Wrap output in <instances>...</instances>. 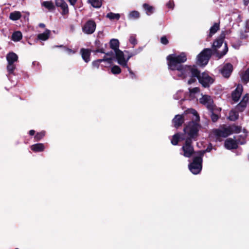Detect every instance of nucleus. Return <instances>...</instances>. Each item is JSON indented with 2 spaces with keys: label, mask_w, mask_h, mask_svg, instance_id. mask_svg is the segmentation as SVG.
Masks as SVG:
<instances>
[{
  "label": "nucleus",
  "mask_w": 249,
  "mask_h": 249,
  "mask_svg": "<svg viewBox=\"0 0 249 249\" xmlns=\"http://www.w3.org/2000/svg\"><path fill=\"white\" fill-rule=\"evenodd\" d=\"M166 59L168 69L171 71H178L180 72V76L185 77H196L197 79L200 75V71L195 65H183L182 64L187 61V55L182 52L179 54H171L168 55Z\"/></svg>",
  "instance_id": "1"
},
{
  "label": "nucleus",
  "mask_w": 249,
  "mask_h": 249,
  "mask_svg": "<svg viewBox=\"0 0 249 249\" xmlns=\"http://www.w3.org/2000/svg\"><path fill=\"white\" fill-rule=\"evenodd\" d=\"M188 114L195 117V118L192 119V121H190L187 125H185L183 128V132L188 135L187 138L196 141L199 135V130L201 127L200 124L197 123L200 120V117L197 112L193 108L189 109L186 111L185 115H187Z\"/></svg>",
  "instance_id": "2"
},
{
  "label": "nucleus",
  "mask_w": 249,
  "mask_h": 249,
  "mask_svg": "<svg viewBox=\"0 0 249 249\" xmlns=\"http://www.w3.org/2000/svg\"><path fill=\"white\" fill-rule=\"evenodd\" d=\"M205 153L204 151L197 152L198 155L193 158L192 162L189 164L190 171L194 175L199 174L202 168L203 157Z\"/></svg>",
  "instance_id": "3"
},
{
  "label": "nucleus",
  "mask_w": 249,
  "mask_h": 249,
  "mask_svg": "<svg viewBox=\"0 0 249 249\" xmlns=\"http://www.w3.org/2000/svg\"><path fill=\"white\" fill-rule=\"evenodd\" d=\"M224 39L221 38L219 36L213 42L212 45L213 51L216 54V57L220 59L224 56L228 51V44L226 42H224V48L222 52L217 51V49L220 48L224 42Z\"/></svg>",
  "instance_id": "4"
},
{
  "label": "nucleus",
  "mask_w": 249,
  "mask_h": 249,
  "mask_svg": "<svg viewBox=\"0 0 249 249\" xmlns=\"http://www.w3.org/2000/svg\"><path fill=\"white\" fill-rule=\"evenodd\" d=\"M213 54V50L204 49L197 56V63L202 66H206Z\"/></svg>",
  "instance_id": "5"
},
{
  "label": "nucleus",
  "mask_w": 249,
  "mask_h": 249,
  "mask_svg": "<svg viewBox=\"0 0 249 249\" xmlns=\"http://www.w3.org/2000/svg\"><path fill=\"white\" fill-rule=\"evenodd\" d=\"M181 149L184 152L183 156L184 157L187 158L191 157L195 152L193 145V140H191L190 138H186Z\"/></svg>",
  "instance_id": "6"
},
{
  "label": "nucleus",
  "mask_w": 249,
  "mask_h": 249,
  "mask_svg": "<svg viewBox=\"0 0 249 249\" xmlns=\"http://www.w3.org/2000/svg\"><path fill=\"white\" fill-rule=\"evenodd\" d=\"M198 80L204 88H209L214 82V79L206 72L200 74Z\"/></svg>",
  "instance_id": "7"
},
{
  "label": "nucleus",
  "mask_w": 249,
  "mask_h": 249,
  "mask_svg": "<svg viewBox=\"0 0 249 249\" xmlns=\"http://www.w3.org/2000/svg\"><path fill=\"white\" fill-rule=\"evenodd\" d=\"M96 27L95 22L93 20L89 19L83 26L82 31L86 34L90 35L94 32Z\"/></svg>",
  "instance_id": "8"
},
{
  "label": "nucleus",
  "mask_w": 249,
  "mask_h": 249,
  "mask_svg": "<svg viewBox=\"0 0 249 249\" xmlns=\"http://www.w3.org/2000/svg\"><path fill=\"white\" fill-rule=\"evenodd\" d=\"M233 70L232 65L230 63H227L224 64L220 71L224 77L228 78L230 77Z\"/></svg>",
  "instance_id": "9"
},
{
  "label": "nucleus",
  "mask_w": 249,
  "mask_h": 249,
  "mask_svg": "<svg viewBox=\"0 0 249 249\" xmlns=\"http://www.w3.org/2000/svg\"><path fill=\"white\" fill-rule=\"evenodd\" d=\"M115 53V58L117 60L118 63L122 67L127 66V61L124 58V53L120 50H118Z\"/></svg>",
  "instance_id": "10"
},
{
  "label": "nucleus",
  "mask_w": 249,
  "mask_h": 249,
  "mask_svg": "<svg viewBox=\"0 0 249 249\" xmlns=\"http://www.w3.org/2000/svg\"><path fill=\"white\" fill-rule=\"evenodd\" d=\"M243 91V86L241 84H238L236 89L231 93V98L233 101L237 102L239 101L242 92Z\"/></svg>",
  "instance_id": "11"
},
{
  "label": "nucleus",
  "mask_w": 249,
  "mask_h": 249,
  "mask_svg": "<svg viewBox=\"0 0 249 249\" xmlns=\"http://www.w3.org/2000/svg\"><path fill=\"white\" fill-rule=\"evenodd\" d=\"M231 131L230 130V127H224L223 129H216L214 130V134L217 137L226 138L231 134Z\"/></svg>",
  "instance_id": "12"
},
{
  "label": "nucleus",
  "mask_w": 249,
  "mask_h": 249,
  "mask_svg": "<svg viewBox=\"0 0 249 249\" xmlns=\"http://www.w3.org/2000/svg\"><path fill=\"white\" fill-rule=\"evenodd\" d=\"M55 4L56 6L60 7L62 10L61 14L63 15H66L69 14V10L67 3L64 0H55Z\"/></svg>",
  "instance_id": "13"
},
{
  "label": "nucleus",
  "mask_w": 249,
  "mask_h": 249,
  "mask_svg": "<svg viewBox=\"0 0 249 249\" xmlns=\"http://www.w3.org/2000/svg\"><path fill=\"white\" fill-rule=\"evenodd\" d=\"M91 52V50L89 49L82 48L80 49V53L81 57L86 63H89L90 61Z\"/></svg>",
  "instance_id": "14"
},
{
  "label": "nucleus",
  "mask_w": 249,
  "mask_h": 249,
  "mask_svg": "<svg viewBox=\"0 0 249 249\" xmlns=\"http://www.w3.org/2000/svg\"><path fill=\"white\" fill-rule=\"evenodd\" d=\"M184 115H176L172 120L174 126L176 128H178L181 126L184 122Z\"/></svg>",
  "instance_id": "15"
},
{
  "label": "nucleus",
  "mask_w": 249,
  "mask_h": 249,
  "mask_svg": "<svg viewBox=\"0 0 249 249\" xmlns=\"http://www.w3.org/2000/svg\"><path fill=\"white\" fill-rule=\"evenodd\" d=\"M224 146L226 149L229 150L236 149L238 147L236 141L231 138H229L225 141Z\"/></svg>",
  "instance_id": "16"
},
{
  "label": "nucleus",
  "mask_w": 249,
  "mask_h": 249,
  "mask_svg": "<svg viewBox=\"0 0 249 249\" xmlns=\"http://www.w3.org/2000/svg\"><path fill=\"white\" fill-rule=\"evenodd\" d=\"M113 60V58L112 57H106L104 56L103 59H99L93 61L92 62V65L93 67H96L98 68L100 65V64L104 61H107L108 63L110 64L112 63Z\"/></svg>",
  "instance_id": "17"
},
{
  "label": "nucleus",
  "mask_w": 249,
  "mask_h": 249,
  "mask_svg": "<svg viewBox=\"0 0 249 249\" xmlns=\"http://www.w3.org/2000/svg\"><path fill=\"white\" fill-rule=\"evenodd\" d=\"M6 57L8 63H14L18 61V55L13 52L7 53Z\"/></svg>",
  "instance_id": "18"
},
{
  "label": "nucleus",
  "mask_w": 249,
  "mask_h": 249,
  "mask_svg": "<svg viewBox=\"0 0 249 249\" xmlns=\"http://www.w3.org/2000/svg\"><path fill=\"white\" fill-rule=\"evenodd\" d=\"M30 148L34 152H40L43 151L45 147L43 143H37L32 145Z\"/></svg>",
  "instance_id": "19"
},
{
  "label": "nucleus",
  "mask_w": 249,
  "mask_h": 249,
  "mask_svg": "<svg viewBox=\"0 0 249 249\" xmlns=\"http://www.w3.org/2000/svg\"><path fill=\"white\" fill-rule=\"evenodd\" d=\"M94 44L96 49L93 51V52L95 53H105V49L102 47V43L99 40L96 39L95 41Z\"/></svg>",
  "instance_id": "20"
},
{
  "label": "nucleus",
  "mask_w": 249,
  "mask_h": 249,
  "mask_svg": "<svg viewBox=\"0 0 249 249\" xmlns=\"http://www.w3.org/2000/svg\"><path fill=\"white\" fill-rule=\"evenodd\" d=\"M50 34L51 31L48 29H46L44 33L37 35V39L42 41H45L49 38Z\"/></svg>",
  "instance_id": "21"
},
{
  "label": "nucleus",
  "mask_w": 249,
  "mask_h": 249,
  "mask_svg": "<svg viewBox=\"0 0 249 249\" xmlns=\"http://www.w3.org/2000/svg\"><path fill=\"white\" fill-rule=\"evenodd\" d=\"M110 47L114 51V52H116L118 50L119 48V41L117 39H112L110 41Z\"/></svg>",
  "instance_id": "22"
},
{
  "label": "nucleus",
  "mask_w": 249,
  "mask_h": 249,
  "mask_svg": "<svg viewBox=\"0 0 249 249\" xmlns=\"http://www.w3.org/2000/svg\"><path fill=\"white\" fill-rule=\"evenodd\" d=\"M220 29L219 23H214L210 29V33L208 36L211 37L213 35L216 33Z\"/></svg>",
  "instance_id": "23"
},
{
  "label": "nucleus",
  "mask_w": 249,
  "mask_h": 249,
  "mask_svg": "<svg viewBox=\"0 0 249 249\" xmlns=\"http://www.w3.org/2000/svg\"><path fill=\"white\" fill-rule=\"evenodd\" d=\"M42 6L45 7L49 11H53L55 10V6L53 2L51 1H45L42 3Z\"/></svg>",
  "instance_id": "24"
},
{
  "label": "nucleus",
  "mask_w": 249,
  "mask_h": 249,
  "mask_svg": "<svg viewBox=\"0 0 249 249\" xmlns=\"http://www.w3.org/2000/svg\"><path fill=\"white\" fill-rule=\"evenodd\" d=\"M22 38V35L20 31L14 32L12 35L11 39L15 42H18L20 41Z\"/></svg>",
  "instance_id": "25"
},
{
  "label": "nucleus",
  "mask_w": 249,
  "mask_h": 249,
  "mask_svg": "<svg viewBox=\"0 0 249 249\" xmlns=\"http://www.w3.org/2000/svg\"><path fill=\"white\" fill-rule=\"evenodd\" d=\"M21 17V14L19 11H14L10 14L9 18L12 20L15 21L18 20Z\"/></svg>",
  "instance_id": "26"
},
{
  "label": "nucleus",
  "mask_w": 249,
  "mask_h": 249,
  "mask_svg": "<svg viewBox=\"0 0 249 249\" xmlns=\"http://www.w3.org/2000/svg\"><path fill=\"white\" fill-rule=\"evenodd\" d=\"M143 8L146 12L147 15H150L154 12V7L147 3H144L142 5Z\"/></svg>",
  "instance_id": "27"
},
{
  "label": "nucleus",
  "mask_w": 249,
  "mask_h": 249,
  "mask_svg": "<svg viewBox=\"0 0 249 249\" xmlns=\"http://www.w3.org/2000/svg\"><path fill=\"white\" fill-rule=\"evenodd\" d=\"M180 141V133H177L174 134L172 139H171V142L173 145H177L178 144Z\"/></svg>",
  "instance_id": "28"
},
{
  "label": "nucleus",
  "mask_w": 249,
  "mask_h": 249,
  "mask_svg": "<svg viewBox=\"0 0 249 249\" xmlns=\"http://www.w3.org/2000/svg\"><path fill=\"white\" fill-rule=\"evenodd\" d=\"M242 81L245 83L249 82V68L247 69L241 76Z\"/></svg>",
  "instance_id": "29"
},
{
  "label": "nucleus",
  "mask_w": 249,
  "mask_h": 249,
  "mask_svg": "<svg viewBox=\"0 0 249 249\" xmlns=\"http://www.w3.org/2000/svg\"><path fill=\"white\" fill-rule=\"evenodd\" d=\"M88 2L95 8H100L102 4V0H88Z\"/></svg>",
  "instance_id": "30"
},
{
  "label": "nucleus",
  "mask_w": 249,
  "mask_h": 249,
  "mask_svg": "<svg viewBox=\"0 0 249 249\" xmlns=\"http://www.w3.org/2000/svg\"><path fill=\"white\" fill-rule=\"evenodd\" d=\"M46 135V132L44 130L41 131L40 132L37 133L35 137H34V140L35 142H38L40 141L41 139H42Z\"/></svg>",
  "instance_id": "31"
},
{
  "label": "nucleus",
  "mask_w": 249,
  "mask_h": 249,
  "mask_svg": "<svg viewBox=\"0 0 249 249\" xmlns=\"http://www.w3.org/2000/svg\"><path fill=\"white\" fill-rule=\"evenodd\" d=\"M106 17L111 20L116 19L118 20L120 18V15L119 14H115L112 12H109L107 14Z\"/></svg>",
  "instance_id": "32"
},
{
  "label": "nucleus",
  "mask_w": 249,
  "mask_h": 249,
  "mask_svg": "<svg viewBox=\"0 0 249 249\" xmlns=\"http://www.w3.org/2000/svg\"><path fill=\"white\" fill-rule=\"evenodd\" d=\"M230 127V130L231 131V134L233 133H239L241 132L242 130V127L240 126L236 125L235 124H233L231 126H229Z\"/></svg>",
  "instance_id": "33"
},
{
  "label": "nucleus",
  "mask_w": 249,
  "mask_h": 249,
  "mask_svg": "<svg viewBox=\"0 0 249 249\" xmlns=\"http://www.w3.org/2000/svg\"><path fill=\"white\" fill-rule=\"evenodd\" d=\"M247 105L241 101L236 105L235 107V109L238 112H243L247 107Z\"/></svg>",
  "instance_id": "34"
},
{
  "label": "nucleus",
  "mask_w": 249,
  "mask_h": 249,
  "mask_svg": "<svg viewBox=\"0 0 249 249\" xmlns=\"http://www.w3.org/2000/svg\"><path fill=\"white\" fill-rule=\"evenodd\" d=\"M6 68L9 74H14V71L16 69L14 63H8Z\"/></svg>",
  "instance_id": "35"
},
{
  "label": "nucleus",
  "mask_w": 249,
  "mask_h": 249,
  "mask_svg": "<svg viewBox=\"0 0 249 249\" xmlns=\"http://www.w3.org/2000/svg\"><path fill=\"white\" fill-rule=\"evenodd\" d=\"M140 16V13L137 11H133L131 12L128 15V18L130 19H137Z\"/></svg>",
  "instance_id": "36"
},
{
  "label": "nucleus",
  "mask_w": 249,
  "mask_h": 249,
  "mask_svg": "<svg viewBox=\"0 0 249 249\" xmlns=\"http://www.w3.org/2000/svg\"><path fill=\"white\" fill-rule=\"evenodd\" d=\"M211 101V97L207 95H203L202 98L200 99V103L202 104L205 105Z\"/></svg>",
  "instance_id": "37"
},
{
  "label": "nucleus",
  "mask_w": 249,
  "mask_h": 249,
  "mask_svg": "<svg viewBox=\"0 0 249 249\" xmlns=\"http://www.w3.org/2000/svg\"><path fill=\"white\" fill-rule=\"evenodd\" d=\"M142 50V49H140V50L139 51H135L134 52L129 53L127 51H124V53L126 54H127V56L126 58L127 63L128 62L129 59L132 57V56L136 55L137 53H138L139 52H140Z\"/></svg>",
  "instance_id": "38"
},
{
  "label": "nucleus",
  "mask_w": 249,
  "mask_h": 249,
  "mask_svg": "<svg viewBox=\"0 0 249 249\" xmlns=\"http://www.w3.org/2000/svg\"><path fill=\"white\" fill-rule=\"evenodd\" d=\"M111 71L114 74H118L121 72V69L118 66L114 65L111 68Z\"/></svg>",
  "instance_id": "39"
},
{
  "label": "nucleus",
  "mask_w": 249,
  "mask_h": 249,
  "mask_svg": "<svg viewBox=\"0 0 249 249\" xmlns=\"http://www.w3.org/2000/svg\"><path fill=\"white\" fill-rule=\"evenodd\" d=\"M129 41L133 46H135L137 44V40L136 38V35L131 34L130 36Z\"/></svg>",
  "instance_id": "40"
},
{
  "label": "nucleus",
  "mask_w": 249,
  "mask_h": 249,
  "mask_svg": "<svg viewBox=\"0 0 249 249\" xmlns=\"http://www.w3.org/2000/svg\"><path fill=\"white\" fill-rule=\"evenodd\" d=\"M238 113L235 112V111L231 112L230 113V116L229 119L230 120L232 121H235L238 118Z\"/></svg>",
  "instance_id": "41"
},
{
  "label": "nucleus",
  "mask_w": 249,
  "mask_h": 249,
  "mask_svg": "<svg viewBox=\"0 0 249 249\" xmlns=\"http://www.w3.org/2000/svg\"><path fill=\"white\" fill-rule=\"evenodd\" d=\"M211 118L213 122H216L219 119V116L213 111L211 112Z\"/></svg>",
  "instance_id": "42"
},
{
  "label": "nucleus",
  "mask_w": 249,
  "mask_h": 249,
  "mask_svg": "<svg viewBox=\"0 0 249 249\" xmlns=\"http://www.w3.org/2000/svg\"><path fill=\"white\" fill-rule=\"evenodd\" d=\"M231 32L230 30L223 31L221 32L219 36L221 37V38L225 39L226 36L230 35Z\"/></svg>",
  "instance_id": "43"
},
{
  "label": "nucleus",
  "mask_w": 249,
  "mask_h": 249,
  "mask_svg": "<svg viewBox=\"0 0 249 249\" xmlns=\"http://www.w3.org/2000/svg\"><path fill=\"white\" fill-rule=\"evenodd\" d=\"M160 42L163 45H167L169 43V41L166 36H164L160 38Z\"/></svg>",
  "instance_id": "44"
},
{
  "label": "nucleus",
  "mask_w": 249,
  "mask_h": 249,
  "mask_svg": "<svg viewBox=\"0 0 249 249\" xmlns=\"http://www.w3.org/2000/svg\"><path fill=\"white\" fill-rule=\"evenodd\" d=\"M175 4L173 0H170L167 3L166 6L169 9H173L174 7Z\"/></svg>",
  "instance_id": "45"
},
{
  "label": "nucleus",
  "mask_w": 249,
  "mask_h": 249,
  "mask_svg": "<svg viewBox=\"0 0 249 249\" xmlns=\"http://www.w3.org/2000/svg\"><path fill=\"white\" fill-rule=\"evenodd\" d=\"M200 91L199 88L198 87H195L192 89H189V92L191 94H195L199 92Z\"/></svg>",
  "instance_id": "46"
},
{
  "label": "nucleus",
  "mask_w": 249,
  "mask_h": 249,
  "mask_svg": "<svg viewBox=\"0 0 249 249\" xmlns=\"http://www.w3.org/2000/svg\"><path fill=\"white\" fill-rule=\"evenodd\" d=\"M249 99V96L248 94H246L242 98L241 102L246 104L247 105Z\"/></svg>",
  "instance_id": "47"
},
{
  "label": "nucleus",
  "mask_w": 249,
  "mask_h": 249,
  "mask_svg": "<svg viewBox=\"0 0 249 249\" xmlns=\"http://www.w3.org/2000/svg\"><path fill=\"white\" fill-rule=\"evenodd\" d=\"M207 107L211 111V112L214 110V107L213 104L210 102L207 103Z\"/></svg>",
  "instance_id": "48"
},
{
  "label": "nucleus",
  "mask_w": 249,
  "mask_h": 249,
  "mask_svg": "<svg viewBox=\"0 0 249 249\" xmlns=\"http://www.w3.org/2000/svg\"><path fill=\"white\" fill-rule=\"evenodd\" d=\"M196 77H191L190 79L188 81V84L191 85L196 82Z\"/></svg>",
  "instance_id": "49"
},
{
  "label": "nucleus",
  "mask_w": 249,
  "mask_h": 249,
  "mask_svg": "<svg viewBox=\"0 0 249 249\" xmlns=\"http://www.w3.org/2000/svg\"><path fill=\"white\" fill-rule=\"evenodd\" d=\"M104 53L106 54V55L110 56V57H112L113 59L114 58V57H112L114 56V53L112 51L107 53Z\"/></svg>",
  "instance_id": "50"
},
{
  "label": "nucleus",
  "mask_w": 249,
  "mask_h": 249,
  "mask_svg": "<svg viewBox=\"0 0 249 249\" xmlns=\"http://www.w3.org/2000/svg\"><path fill=\"white\" fill-rule=\"evenodd\" d=\"M185 133H180V141L181 140V141H183V140H186V139L185 138V137H184V135H185Z\"/></svg>",
  "instance_id": "51"
},
{
  "label": "nucleus",
  "mask_w": 249,
  "mask_h": 249,
  "mask_svg": "<svg viewBox=\"0 0 249 249\" xmlns=\"http://www.w3.org/2000/svg\"><path fill=\"white\" fill-rule=\"evenodd\" d=\"M77 0H68L71 5L74 6L76 3Z\"/></svg>",
  "instance_id": "52"
},
{
  "label": "nucleus",
  "mask_w": 249,
  "mask_h": 249,
  "mask_svg": "<svg viewBox=\"0 0 249 249\" xmlns=\"http://www.w3.org/2000/svg\"><path fill=\"white\" fill-rule=\"evenodd\" d=\"M35 131L34 130H31L29 131V134L30 136H34L35 134Z\"/></svg>",
  "instance_id": "53"
},
{
  "label": "nucleus",
  "mask_w": 249,
  "mask_h": 249,
  "mask_svg": "<svg viewBox=\"0 0 249 249\" xmlns=\"http://www.w3.org/2000/svg\"><path fill=\"white\" fill-rule=\"evenodd\" d=\"M33 65L34 66H38V69H39V63L38 62H37V61H34L33 62Z\"/></svg>",
  "instance_id": "54"
},
{
  "label": "nucleus",
  "mask_w": 249,
  "mask_h": 249,
  "mask_svg": "<svg viewBox=\"0 0 249 249\" xmlns=\"http://www.w3.org/2000/svg\"><path fill=\"white\" fill-rule=\"evenodd\" d=\"M124 68H126L129 72V73H132V71H131V69L128 66V65H127V66L126 67H124Z\"/></svg>",
  "instance_id": "55"
},
{
  "label": "nucleus",
  "mask_w": 249,
  "mask_h": 249,
  "mask_svg": "<svg viewBox=\"0 0 249 249\" xmlns=\"http://www.w3.org/2000/svg\"><path fill=\"white\" fill-rule=\"evenodd\" d=\"M245 5H247L249 3V0H243Z\"/></svg>",
  "instance_id": "56"
},
{
  "label": "nucleus",
  "mask_w": 249,
  "mask_h": 249,
  "mask_svg": "<svg viewBox=\"0 0 249 249\" xmlns=\"http://www.w3.org/2000/svg\"><path fill=\"white\" fill-rule=\"evenodd\" d=\"M39 26L41 28H45V25L44 23H40Z\"/></svg>",
  "instance_id": "57"
},
{
  "label": "nucleus",
  "mask_w": 249,
  "mask_h": 249,
  "mask_svg": "<svg viewBox=\"0 0 249 249\" xmlns=\"http://www.w3.org/2000/svg\"><path fill=\"white\" fill-rule=\"evenodd\" d=\"M130 75L131 76V77L132 78H134L136 77V76H135V74L134 73V72L133 71H132V73H130Z\"/></svg>",
  "instance_id": "58"
},
{
  "label": "nucleus",
  "mask_w": 249,
  "mask_h": 249,
  "mask_svg": "<svg viewBox=\"0 0 249 249\" xmlns=\"http://www.w3.org/2000/svg\"><path fill=\"white\" fill-rule=\"evenodd\" d=\"M246 26L249 29V19L246 22Z\"/></svg>",
  "instance_id": "59"
},
{
  "label": "nucleus",
  "mask_w": 249,
  "mask_h": 249,
  "mask_svg": "<svg viewBox=\"0 0 249 249\" xmlns=\"http://www.w3.org/2000/svg\"><path fill=\"white\" fill-rule=\"evenodd\" d=\"M67 50H68L70 52H72L73 53H75V51H72L71 49H70L68 48V49H67Z\"/></svg>",
  "instance_id": "60"
},
{
  "label": "nucleus",
  "mask_w": 249,
  "mask_h": 249,
  "mask_svg": "<svg viewBox=\"0 0 249 249\" xmlns=\"http://www.w3.org/2000/svg\"><path fill=\"white\" fill-rule=\"evenodd\" d=\"M211 148H210L208 147V148L206 149V152H210V151H211ZM204 151L205 152V151Z\"/></svg>",
  "instance_id": "61"
},
{
  "label": "nucleus",
  "mask_w": 249,
  "mask_h": 249,
  "mask_svg": "<svg viewBox=\"0 0 249 249\" xmlns=\"http://www.w3.org/2000/svg\"><path fill=\"white\" fill-rule=\"evenodd\" d=\"M217 110L218 111L220 112V111H221V109H220V108H219V109H217Z\"/></svg>",
  "instance_id": "62"
},
{
  "label": "nucleus",
  "mask_w": 249,
  "mask_h": 249,
  "mask_svg": "<svg viewBox=\"0 0 249 249\" xmlns=\"http://www.w3.org/2000/svg\"><path fill=\"white\" fill-rule=\"evenodd\" d=\"M248 159L249 160V156H248Z\"/></svg>",
  "instance_id": "63"
},
{
  "label": "nucleus",
  "mask_w": 249,
  "mask_h": 249,
  "mask_svg": "<svg viewBox=\"0 0 249 249\" xmlns=\"http://www.w3.org/2000/svg\"><path fill=\"white\" fill-rule=\"evenodd\" d=\"M18 249V248H16V249Z\"/></svg>",
  "instance_id": "64"
}]
</instances>
